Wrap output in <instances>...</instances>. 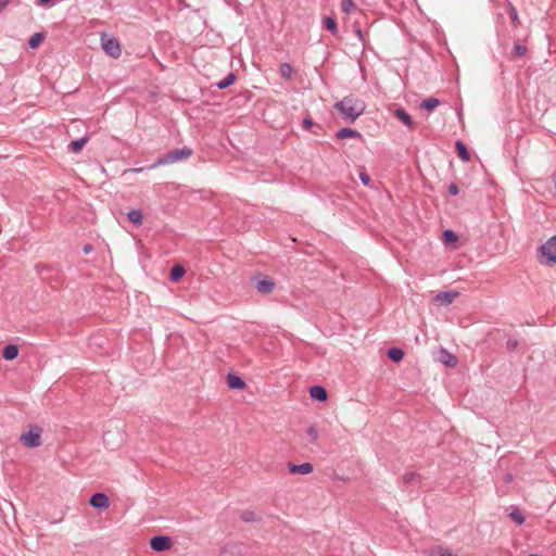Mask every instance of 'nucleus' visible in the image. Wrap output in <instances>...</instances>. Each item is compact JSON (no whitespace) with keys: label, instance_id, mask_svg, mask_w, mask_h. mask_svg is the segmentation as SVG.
Masks as SVG:
<instances>
[{"label":"nucleus","instance_id":"nucleus-1","mask_svg":"<svg viewBox=\"0 0 556 556\" xmlns=\"http://www.w3.org/2000/svg\"><path fill=\"white\" fill-rule=\"evenodd\" d=\"M333 108L349 122H355L366 109L365 102L353 96H346L341 101L334 103Z\"/></svg>","mask_w":556,"mask_h":556},{"label":"nucleus","instance_id":"nucleus-2","mask_svg":"<svg viewBox=\"0 0 556 556\" xmlns=\"http://www.w3.org/2000/svg\"><path fill=\"white\" fill-rule=\"evenodd\" d=\"M193 151L189 147H184L179 149H174L167 151L166 153L160 155L155 162L149 166L150 169H154L160 166H166L179 162H185L191 157Z\"/></svg>","mask_w":556,"mask_h":556},{"label":"nucleus","instance_id":"nucleus-3","mask_svg":"<svg viewBox=\"0 0 556 556\" xmlns=\"http://www.w3.org/2000/svg\"><path fill=\"white\" fill-rule=\"evenodd\" d=\"M539 253L541 264L551 266L556 263V235L539 248Z\"/></svg>","mask_w":556,"mask_h":556},{"label":"nucleus","instance_id":"nucleus-4","mask_svg":"<svg viewBox=\"0 0 556 556\" xmlns=\"http://www.w3.org/2000/svg\"><path fill=\"white\" fill-rule=\"evenodd\" d=\"M101 46H102V49L104 50V52L111 58L117 59L122 54L121 45H119L118 40L113 36L102 34L101 35Z\"/></svg>","mask_w":556,"mask_h":556},{"label":"nucleus","instance_id":"nucleus-5","mask_svg":"<svg viewBox=\"0 0 556 556\" xmlns=\"http://www.w3.org/2000/svg\"><path fill=\"white\" fill-rule=\"evenodd\" d=\"M20 440L26 447H38L42 444L41 429L39 427H30L27 432L21 435Z\"/></svg>","mask_w":556,"mask_h":556},{"label":"nucleus","instance_id":"nucleus-6","mask_svg":"<svg viewBox=\"0 0 556 556\" xmlns=\"http://www.w3.org/2000/svg\"><path fill=\"white\" fill-rule=\"evenodd\" d=\"M253 280L255 289L262 294H269L276 288V283L271 278L256 276Z\"/></svg>","mask_w":556,"mask_h":556},{"label":"nucleus","instance_id":"nucleus-7","mask_svg":"<svg viewBox=\"0 0 556 556\" xmlns=\"http://www.w3.org/2000/svg\"><path fill=\"white\" fill-rule=\"evenodd\" d=\"M173 541L167 535H154L150 539V547L155 552H164L172 547Z\"/></svg>","mask_w":556,"mask_h":556},{"label":"nucleus","instance_id":"nucleus-8","mask_svg":"<svg viewBox=\"0 0 556 556\" xmlns=\"http://www.w3.org/2000/svg\"><path fill=\"white\" fill-rule=\"evenodd\" d=\"M89 504L97 509H106L110 506V500L104 493L98 492L91 495Z\"/></svg>","mask_w":556,"mask_h":556},{"label":"nucleus","instance_id":"nucleus-9","mask_svg":"<svg viewBox=\"0 0 556 556\" xmlns=\"http://www.w3.org/2000/svg\"><path fill=\"white\" fill-rule=\"evenodd\" d=\"M288 469L291 473L294 475H308L314 470L313 465L311 463H302L299 465L289 463Z\"/></svg>","mask_w":556,"mask_h":556},{"label":"nucleus","instance_id":"nucleus-10","mask_svg":"<svg viewBox=\"0 0 556 556\" xmlns=\"http://www.w3.org/2000/svg\"><path fill=\"white\" fill-rule=\"evenodd\" d=\"M394 116L397 119H400L405 126H407L409 129H414L416 127L415 122L412 119L410 115L403 108L395 109Z\"/></svg>","mask_w":556,"mask_h":556},{"label":"nucleus","instance_id":"nucleus-11","mask_svg":"<svg viewBox=\"0 0 556 556\" xmlns=\"http://www.w3.org/2000/svg\"><path fill=\"white\" fill-rule=\"evenodd\" d=\"M439 361L448 367H455L458 363L457 357L443 348L439 351Z\"/></svg>","mask_w":556,"mask_h":556},{"label":"nucleus","instance_id":"nucleus-12","mask_svg":"<svg viewBox=\"0 0 556 556\" xmlns=\"http://www.w3.org/2000/svg\"><path fill=\"white\" fill-rule=\"evenodd\" d=\"M309 395L313 400L325 402L328 399V392L326 388L319 384H315L309 388Z\"/></svg>","mask_w":556,"mask_h":556},{"label":"nucleus","instance_id":"nucleus-13","mask_svg":"<svg viewBox=\"0 0 556 556\" xmlns=\"http://www.w3.org/2000/svg\"><path fill=\"white\" fill-rule=\"evenodd\" d=\"M227 386L232 390H241L245 387V381L237 374L230 372L227 376Z\"/></svg>","mask_w":556,"mask_h":556},{"label":"nucleus","instance_id":"nucleus-14","mask_svg":"<svg viewBox=\"0 0 556 556\" xmlns=\"http://www.w3.org/2000/svg\"><path fill=\"white\" fill-rule=\"evenodd\" d=\"M457 296V292L454 291H445L440 292L435 295L434 301L439 304L448 306L452 304L453 300Z\"/></svg>","mask_w":556,"mask_h":556},{"label":"nucleus","instance_id":"nucleus-15","mask_svg":"<svg viewBox=\"0 0 556 556\" xmlns=\"http://www.w3.org/2000/svg\"><path fill=\"white\" fill-rule=\"evenodd\" d=\"M421 482V476L415 471L407 472L403 476L402 485L403 486H416Z\"/></svg>","mask_w":556,"mask_h":556},{"label":"nucleus","instance_id":"nucleus-16","mask_svg":"<svg viewBox=\"0 0 556 556\" xmlns=\"http://www.w3.org/2000/svg\"><path fill=\"white\" fill-rule=\"evenodd\" d=\"M336 137H337V139H340V140L345 139V138H361L362 134L352 128L343 127L337 131Z\"/></svg>","mask_w":556,"mask_h":556},{"label":"nucleus","instance_id":"nucleus-17","mask_svg":"<svg viewBox=\"0 0 556 556\" xmlns=\"http://www.w3.org/2000/svg\"><path fill=\"white\" fill-rule=\"evenodd\" d=\"M18 356V348L15 344H7L2 349V357L5 361H13Z\"/></svg>","mask_w":556,"mask_h":556},{"label":"nucleus","instance_id":"nucleus-18","mask_svg":"<svg viewBox=\"0 0 556 556\" xmlns=\"http://www.w3.org/2000/svg\"><path fill=\"white\" fill-rule=\"evenodd\" d=\"M455 150L457 152V155L460 160L467 162L470 160V154H469V151L467 149V146L462 141V140H457L455 142Z\"/></svg>","mask_w":556,"mask_h":556},{"label":"nucleus","instance_id":"nucleus-19","mask_svg":"<svg viewBox=\"0 0 556 556\" xmlns=\"http://www.w3.org/2000/svg\"><path fill=\"white\" fill-rule=\"evenodd\" d=\"M387 356L389 357V359H391L392 362L394 363H399L403 359L404 357V351L400 348H390L388 349L387 351Z\"/></svg>","mask_w":556,"mask_h":556},{"label":"nucleus","instance_id":"nucleus-20","mask_svg":"<svg viewBox=\"0 0 556 556\" xmlns=\"http://www.w3.org/2000/svg\"><path fill=\"white\" fill-rule=\"evenodd\" d=\"M185 274H186V270L181 265H174L170 268L169 279L173 282H178L184 277Z\"/></svg>","mask_w":556,"mask_h":556},{"label":"nucleus","instance_id":"nucleus-21","mask_svg":"<svg viewBox=\"0 0 556 556\" xmlns=\"http://www.w3.org/2000/svg\"><path fill=\"white\" fill-rule=\"evenodd\" d=\"M127 217L128 220L136 226H140L142 224V212L138 208L130 210L127 214Z\"/></svg>","mask_w":556,"mask_h":556},{"label":"nucleus","instance_id":"nucleus-22","mask_svg":"<svg viewBox=\"0 0 556 556\" xmlns=\"http://www.w3.org/2000/svg\"><path fill=\"white\" fill-rule=\"evenodd\" d=\"M279 74L282 78L291 80L294 74V70L290 63H282L279 66Z\"/></svg>","mask_w":556,"mask_h":556},{"label":"nucleus","instance_id":"nucleus-23","mask_svg":"<svg viewBox=\"0 0 556 556\" xmlns=\"http://www.w3.org/2000/svg\"><path fill=\"white\" fill-rule=\"evenodd\" d=\"M237 79V76L235 73H229L225 78L216 83V87L220 90L226 89L230 87Z\"/></svg>","mask_w":556,"mask_h":556},{"label":"nucleus","instance_id":"nucleus-24","mask_svg":"<svg viewBox=\"0 0 556 556\" xmlns=\"http://www.w3.org/2000/svg\"><path fill=\"white\" fill-rule=\"evenodd\" d=\"M88 137H81L79 139L73 140L70 143V150L74 153H79L85 147V144L88 142Z\"/></svg>","mask_w":556,"mask_h":556},{"label":"nucleus","instance_id":"nucleus-25","mask_svg":"<svg viewBox=\"0 0 556 556\" xmlns=\"http://www.w3.org/2000/svg\"><path fill=\"white\" fill-rule=\"evenodd\" d=\"M45 40V34L41 31L35 33L29 39H28V47L30 49H36L40 46V43Z\"/></svg>","mask_w":556,"mask_h":556},{"label":"nucleus","instance_id":"nucleus-26","mask_svg":"<svg viewBox=\"0 0 556 556\" xmlns=\"http://www.w3.org/2000/svg\"><path fill=\"white\" fill-rule=\"evenodd\" d=\"M323 24L326 29H328L332 35L338 34V25L337 21L331 16H326L323 21Z\"/></svg>","mask_w":556,"mask_h":556},{"label":"nucleus","instance_id":"nucleus-27","mask_svg":"<svg viewBox=\"0 0 556 556\" xmlns=\"http://www.w3.org/2000/svg\"><path fill=\"white\" fill-rule=\"evenodd\" d=\"M457 241H458V235L454 230L446 229L443 231V242L445 244H453Z\"/></svg>","mask_w":556,"mask_h":556},{"label":"nucleus","instance_id":"nucleus-28","mask_svg":"<svg viewBox=\"0 0 556 556\" xmlns=\"http://www.w3.org/2000/svg\"><path fill=\"white\" fill-rule=\"evenodd\" d=\"M440 104V101L437 99V98H428V99H425L422 102H421V108L431 112L433 111L438 105Z\"/></svg>","mask_w":556,"mask_h":556},{"label":"nucleus","instance_id":"nucleus-29","mask_svg":"<svg viewBox=\"0 0 556 556\" xmlns=\"http://www.w3.org/2000/svg\"><path fill=\"white\" fill-rule=\"evenodd\" d=\"M528 49L526 46L519 43V42H515L514 43V47H513V56H516V58H521L526 53H527Z\"/></svg>","mask_w":556,"mask_h":556},{"label":"nucleus","instance_id":"nucleus-30","mask_svg":"<svg viewBox=\"0 0 556 556\" xmlns=\"http://www.w3.org/2000/svg\"><path fill=\"white\" fill-rule=\"evenodd\" d=\"M509 518L517 525H522L525 522V517L518 509L510 511Z\"/></svg>","mask_w":556,"mask_h":556},{"label":"nucleus","instance_id":"nucleus-31","mask_svg":"<svg viewBox=\"0 0 556 556\" xmlns=\"http://www.w3.org/2000/svg\"><path fill=\"white\" fill-rule=\"evenodd\" d=\"M341 9L344 13L349 14L356 9V5L353 0H342Z\"/></svg>","mask_w":556,"mask_h":556},{"label":"nucleus","instance_id":"nucleus-32","mask_svg":"<svg viewBox=\"0 0 556 556\" xmlns=\"http://www.w3.org/2000/svg\"><path fill=\"white\" fill-rule=\"evenodd\" d=\"M241 519L244 522H252V521L256 520V515H255V513L253 510H244L241 514Z\"/></svg>","mask_w":556,"mask_h":556},{"label":"nucleus","instance_id":"nucleus-33","mask_svg":"<svg viewBox=\"0 0 556 556\" xmlns=\"http://www.w3.org/2000/svg\"><path fill=\"white\" fill-rule=\"evenodd\" d=\"M307 435L311 438L313 443H316L318 440V430L315 426H309L306 430Z\"/></svg>","mask_w":556,"mask_h":556},{"label":"nucleus","instance_id":"nucleus-34","mask_svg":"<svg viewBox=\"0 0 556 556\" xmlns=\"http://www.w3.org/2000/svg\"><path fill=\"white\" fill-rule=\"evenodd\" d=\"M359 179L362 181V184L366 187H370V182H371V179L369 177V175L365 172H361L359 173Z\"/></svg>","mask_w":556,"mask_h":556},{"label":"nucleus","instance_id":"nucleus-35","mask_svg":"<svg viewBox=\"0 0 556 556\" xmlns=\"http://www.w3.org/2000/svg\"><path fill=\"white\" fill-rule=\"evenodd\" d=\"M315 125L314 121L311 117H305L302 121V126L304 129H309Z\"/></svg>","mask_w":556,"mask_h":556},{"label":"nucleus","instance_id":"nucleus-36","mask_svg":"<svg viewBox=\"0 0 556 556\" xmlns=\"http://www.w3.org/2000/svg\"><path fill=\"white\" fill-rule=\"evenodd\" d=\"M447 191L451 195H457L459 193V188L456 184H450Z\"/></svg>","mask_w":556,"mask_h":556},{"label":"nucleus","instance_id":"nucleus-37","mask_svg":"<svg viewBox=\"0 0 556 556\" xmlns=\"http://www.w3.org/2000/svg\"><path fill=\"white\" fill-rule=\"evenodd\" d=\"M506 344L508 350L514 351L518 346V341L516 339L509 338Z\"/></svg>","mask_w":556,"mask_h":556},{"label":"nucleus","instance_id":"nucleus-38","mask_svg":"<svg viewBox=\"0 0 556 556\" xmlns=\"http://www.w3.org/2000/svg\"><path fill=\"white\" fill-rule=\"evenodd\" d=\"M509 16L514 23L518 22V12L514 7H510Z\"/></svg>","mask_w":556,"mask_h":556},{"label":"nucleus","instance_id":"nucleus-39","mask_svg":"<svg viewBox=\"0 0 556 556\" xmlns=\"http://www.w3.org/2000/svg\"><path fill=\"white\" fill-rule=\"evenodd\" d=\"M92 250H93V247H92L91 244H85V245L83 247V252H84L85 254H89L90 252H92Z\"/></svg>","mask_w":556,"mask_h":556},{"label":"nucleus","instance_id":"nucleus-40","mask_svg":"<svg viewBox=\"0 0 556 556\" xmlns=\"http://www.w3.org/2000/svg\"><path fill=\"white\" fill-rule=\"evenodd\" d=\"M9 4V0H0V11H3Z\"/></svg>","mask_w":556,"mask_h":556},{"label":"nucleus","instance_id":"nucleus-41","mask_svg":"<svg viewBox=\"0 0 556 556\" xmlns=\"http://www.w3.org/2000/svg\"><path fill=\"white\" fill-rule=\"evenodd\" d=\"M146 169H150L149 166L148 167L131 168L130 172H132V173H142Z\"/></svg>","mask_w":556,"mask_h":556},{"label":"nucleus","instance_id":"nucleus-42","mask_svg":"<svg viewBox=\"0 0 556 556\" xmlns=\"http://www.w3.org/2000/svg\"><path fill=\"white\" fill-rule=\"evenodd\" d=\"M355 34H356V36L358 37L359 40H362V41L364 40V35H363V31L361 30V28H357L355 30Z\"/></svg>","mask_w":556,"mask_h":556},{"label":"nucleus","instance_id":"nucleus-43","mask_svg":"<svg viewBox=\"0 0 556 556\" xmlns=\"http://www.w3.org/2000/svg\"><path fill=\"white\" fill-rule=\"evenodd\" d=\"M51 0H37V4L47 5Z\"/></svg>","mask_w":556,"mask_h":556},{"label":"nucleus","instance_id":"nucleus-44","mask_svg":"<svg viewBox=\"0 0 556 556\" xmlns=\"http://www.w3.org/2000/svg\"><path fill=\"white\" fill-rule=\"evenodd\" d=\"M439 556H456V555L453 553H450V552H444V553H441Z\"/></svg>","mask_w":556,"mask_h":556},{"label":"nucleus","instance_id":"nucleus-45","mask_svg":"<svg viewBox=\"0 0 556 556\" xmlns=\"http://www.w3.org/2000/svg\"><path fill=\"white\" fill-rule=\"evenodd\" d=\"M38 274L41 276L42 279L47 278L43 274V269H38Z\"/></svg>","mask_w":556,"mask_h":556},{"label":"nucleus","instance_id":"nucleus-46","mask_svg":"<svg viewBox=\"0 0 556 556\" xmlns=\"http://www.w3.org/2000/svg\"><path fill=\"white\" fill-rule=\"evenodd\" d=\"M511 479H513L511 475H507V476L505 477V480H506V481H511Z\"/></svg>","mask_w":556,"mask_h":556},{"label":"nucleus","instance_id":"nucleus-47","mask_svg":"<svg viewBox=\"0 0 556 556\" xmlns=\"http://www.w3.org/2000/svg\"><path fill=\"white\" fill-rule=\"evenodd\" d=\"M528 556H536L535 554H529Z\"/></svg>","mask_w":556,"mask_h":556}]
</instances>
